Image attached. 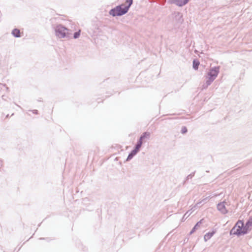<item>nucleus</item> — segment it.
Returning <instances> with one entry per match:
<instances>
[{"mask_svg":"<svg viewBox=\"0 0 252 252\" xmlns=\"http://www.w3.org/2000/svg\"><path fill=\"white\" fill-rule=\"evenodd\" d=\"M55 35L60 38H70L71 35V30L62 24H57L54 27Z\"/></svg>","mask_w":252,"mask_h":252,"instance_id":"nucleus-1","label":"nucleus"},{"mask_svg":"<svg viewBox=\"0 0 252 252\" xmlns=\"http://www.w3.org/2000/svg\"><path fill=\"white\" fill-rule=\"evenodd\" d=\"M247 233V231H246V229L245 227L244 221L241 220H239L230 231V235H235L237 236H240Z\"/></svg>","mask_w":252,"mask_h":252,"instance_id":"nucleus-2","label":"nucleus"},{"mask_svg":"<svg viewBox=\"0 0 252 252\" xmlns=\"http://www.w3.org/2000/svg\"><path fill=\"white\" fill-rule=\"evenodd\" d=\"M128 11L124 6V4H122L116 6L112 8L109 12V14L113 17L121 16L126 14Z\"/></svg>","mask_w":252,"mask_h":252,"instance_id":"nucleus-3","label":"nucleus"},{"mask_svg":"<svg viewBox=\"0 0 252 252\" xmlns=\"http://www.w3.org/2000/svg\"><path fill=\"white\" fill-rule=\"evenodd\" d=\"M220 72V66H214L211 68L207 72L206 78L208 83H212L218 76Z\"/></svg>","mask_w":252,"mask_h":252,"instance_id":"nucleus-4","label":"nucleus"},{"mask_svg":"<svg viewBox=\"0 0 252 252\" xmlns=\"http://www.w3.org/2000/svg\"><path fill=\"white\" fill-rule=\"evenodd\" d=\"M189 1V0H170L169 2L170 3H174L178 6L182 7L188 3Z\"/></svg>","mask_w":252,"mask_h":252,"instance_id":"nucleus-5","label":"nucleus"},{"mask_svg":"<svg viewBox=\"0 0 252 252\" xmlns=\"http://www.w3.org/2000/svg\"><path fill=\"white\" fill-rule=\"evenodd\" d=\"M217 208L223 214H225L227 213V210L225 208L224 202L219 203L217 205Z\"/></svg>","mask_w":252,"mask_h":252,"instance_id":"nucleus-6","label":"nucleus"},{"mask_svg":"<svg viewBox=\"0 0 252 252\" xmlns=\"http://www.w3.org/2000/svg\"><path fill=\"white\" fill-rule=\"evenodd\" d=\"M11 34L14 37L16 38H19L21 36L20 30L17 28L14 29L12 31Z\"/></svg>","mask_w":252,"mask_h":252,"instance_id":"nucleus-7","label":"nucleus"},{"mask_svg":"<svg viewBox=\"0 0 252 252\" xmlns=\"http://www.w3.org/2000/svg\"><path fill=\"white\" fill-rule=\"evenodd\" d=\"M203 220H201L199 221H198L195 225L193 226L191 230L189 232V235H191L193 234L200 226V224L202 223V221Z\"/></svg>","mask_w":252,"mask_h":252,"instance_id":"nucleus-8","label":"nucleus"},{"mask_svg":"<svg viewBox=\"0 0 252 252\" xmlns=\"http://www.w3.org/2000/svg\"><path fill=\"white\" fill-rule=\"evenodd\" d=\"M215 233V232L213 231L212 232H209L207 233L204 236V240L205 242L207 241L208 240L211 239V238L214 235V234Z\"/></svg>","mask_w":252,"mask_h":252,"instance_id":"nucleus-9","label":"nucleus"},{"mask_svg":"<svg viewBox=\"0 0 252 252\" xmlns=\"http://www.w3.org/2000/svg\"><path fill=\"white\" fill-rule=\"evenodd\" d=\"M150 133L149 132H148V131H146V132H144V133H142V134L140 136V138H139V140H141V141H143V140L145 139V138H149L150 137Z\"/></svg>","mask_w":252,"mask_h":252,"instance_id":"nucleus-10","label":"nucleus"},{"mask_svg":"<svg viewBox=\"0 0 252 252\" xmlns=\"http://www.w3.org/2000/svg\"><path fill=\"white\" fill-rule=\"evenodd\" d=\"M245 227L246 229V231H247V232H248V229L250 227L252 226V218H250L249 220L247 221L246 224H245Z\"/></svg>","mask_w":252,"mask_h":252,"instance_id":"nucleus-11","label":"nucleus"},{"mask_svg":"<svg viewBox=\"0 0 252 252\" xmlns=\"http://www.w3.org/2000/svg\"><path fill=\"white\" fill-rule=\"evenodd\" d=\"M199 64H200V63L197 60H196V59L193 60V63H192L193 68L195 70H197L198 68Z\"/></svg>","mask_w":252,"mask_h":252,"instance_id":"nucleus-12","label":"nucleus"},{"mask_svg":"<svg viewBox=\"0 0 252 252\" xmlns=\"http://www.w3.org/2000/svg\"><path fill=\"white\" fill-rule=\"evenodd\" d=\"M126 3L127 4V5H125V7L126 8V9L128 11L130 7L133 3V0H126Z\"/></svg>","mask_w":252,"mask_h":252,"instance_id":"nucleus-13","label":"nucleus"},{"mask_svg":"<svg viewBox=\"0 0 252 252\" xmlns=\"http://www.w3.org/2000/svg\"><path fill=\"white\" fill-rule=\"evenodd\" d=\"M136 155V154H135V153H133V152L132 151H131L130 153L128 154L127 158H126V161H129L130 160H131L134 156H135V155Z\"/></svg>","mask_w":252,"mask_h":252,"instance_id":"nucleus-14","label":"nucleus"},{"mask_svg":"<svg viewBox=\"0 0 252 252\" xmlns=\"http://www.w3.org/2000/svg\"><path fill=\"white\" fill-rule=\"evenodd\" d=\"M80 32H81L80 30H79L78 31L75 32L73 34V38L74 39L78 38L80 35Z\"/></svg>","mask_w":252,"mask_h":252,"instance_id":"nucleus-15","label":"nucleus"},{"mask_svg":"<svg viewBox=\"0 0 252 252\" xmlns=\"http://www.w3.org/2000/svg\"><path fill=\"white\" fill-rule=\"evenodd\" d=\"M212 83H210L209 84L208 83V81L206 80V82L202 85V89H206L208 88L209 86H210Z\"/></svg>","mask_w":252,"mask_h":252,"instance_id":"nucleus-16","label":"nucleus"},{"mask_svg":"<svg viewBox=\"0 0 252 252\" xmlns=\"http://www.w3.org/2000/svg\"><path fill=\"white\" fill-rule=\"evenodd\" d=\"M143 142V141H141V140L139 139L135 146L140 149L142 145Z\"/></svg>","mask_w":252,"mask_h":252,"instance_id":"nucleus-17","label":"nucleus"},{"mask_svg":"<svg viewBox=\"0 0 252 252\" xmlns=\"http://www.w3.org/2000/svg\"><path fill=\"white\" fill-rule=\"evenodd\" d=\"M194 174H195V171L192 172V173H191L187 177L185 182H187L189 179H191L194 176Z\"/></svg>","mask_w":252,"mask_h":252,"instance_id":"nucleus-18","label":"nucleus"},{"mask_svg":"<svg viewBox=\"0 0 252 252\" xmlns=\"http://www.w3.org/2000/svg\"><path fill=\"white\" fill-rule=\"evenodd\" d=\"M187 131H188V129L186 126L182 127V129H181L182 133L185 134V133H187Z\"/></svg>","mask_w":252,"mask_h":252,"instance_id":"nucleus-19","label":"nucleus"},{"mask_svg":"<svg viewBox=\"0 0 252 252\" xmlns=\"http://www.w3.org/2000/svg\"><path fill=\"white\" fill-rule=\"evenodd\" d=\"M140 148L135 146L134 149L132 151L133 152V153L137 154L140 151Z\"/></svg>","mask_w":252,"mask_h":252,"instance_id":"nucleus-20","label":"nucleus"},{"mask_svg":"<svg viewBox=\"0 0 252 252\" xmlns=\"http://www.w3.org/2000/svg\"><path fill=\"white\" fill-rule=\"evenodd\" d=\"M188 213L189 211L186 212V213L184 215L183 219H184L185 218H187L188 217V216L190 215V213L189 214H188Z\"/></svg>","mask_w":252,"mask_h":252,"instance_id":"nucleus-21","label":"nucleus"},{"mask_svg":"<svg viewBox=\"0 0 252 252\" xmlns=\"http://www.w3.org/2000/svg\"><path fill=\"white\" fill-rule=\"evenodd\" d=\"M32 111L34 114H38V111L37 110H33Z\"/></svg>","mask_w":252,"mask_h":252,"instance_id":"nucleus-22","label":"nucleus"},{"mask_svg":"<svg viewBox=\"0 0 252 252\" xmlns=\"http://www.w3.org/2000/svg\"><path fill=\"white\" fill-rule=\"evenodd\" d=\"M209 197H206L205 198H204V199H203L202 200V202H205V201H206L207 200H208V198H209Z\"/></svg>","mask_w":252,"mask_h":252,"instance_id":"nucleus-23","label":"nucleus"},{"mask_svg":"<svg viewBox=\"0 0 252 252\" xmlns=\"http://www.w3.org/2000/svg\"><path fill=\"white\" fill-rule=\"evenodd\" d=\"M39 239L40 240H44L45 238H40Z\"/></svg>","mask_w":252,"mask_h":252,"instance_id":"nucleus-24","label":"nucleus"}]
</instances>
